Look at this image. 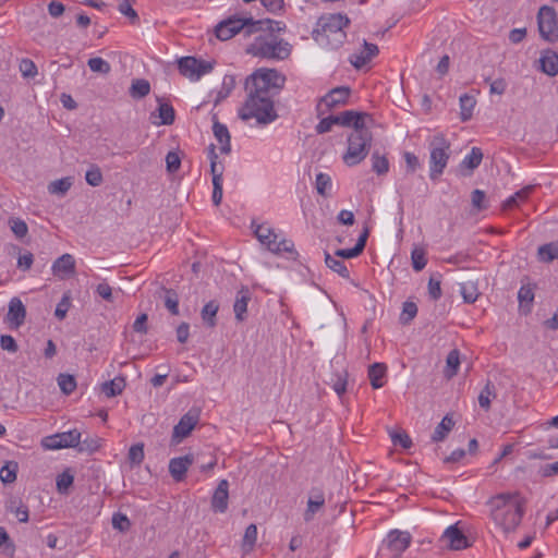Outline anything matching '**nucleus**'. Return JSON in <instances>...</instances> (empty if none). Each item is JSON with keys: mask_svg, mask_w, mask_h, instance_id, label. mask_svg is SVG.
<instances>
[{"mask_svg": "<svg viewBox=\"0 0 558 558\" xmlns=\"http://www.w3.org/2000/svg\"><path fill=\"white\" fill-rule=\"evenodd\" d=\"M286 84V76L276 69L260 68L245 80L246 100L239 110V117L247 121L256 119L268 124L278 118L274 97L279 95Z\"/></svg>", "mask_w": 558, "mask_h": 558, "instance_id": "nucleus-1", "label": "nucleus"}, {"mask_svg": "<svg viewBox=\"0 0 558 558\" xmlns=\"http://www.w3.org/2000/svg\"><path fill=\"white\" fill-rule=\"evenodd\" d=\"M490 517L505 532H512L520 524L524 514V499L519 493H501L488 502Z\"/></svg>", "mask_w": 558, "mask_h": 558, "instance_id": "nucleus-2", "label": "nucleus"}, {"mask_svg": "<svg viewBox=\"0 0 558 558\" xmlns=\"http://www.w3.org/2000/svg\"><path fill=\"white\" fill-rule=\"evenodd\" d=\"M291 49L292 46L288 41L278 38L276 35L260 34L255 37L246 51L254 57L284 60L290 56Z\"/></svg>", "mask_w": 558, "mask_h": 558, "instance_id": "nucleus-3", "label": "nucleus"}, {"mask_svg": "<svg viewBox=\"0 0 558 558\" xmlns=\"http://www.w3.org/2000/svg\"><path fill=\"white\" fill-rule=\"evenodd\" d=\"M371 129L352 130L348 135V149L343 155L345 165L355 166L367 156L373 140Z\"/></svg>", "mask_w": 558, "mask_h": 558, "instance_id": "nucleus-4", "label": "nucleus"}, {"mask_svg": "<svg viewBox=\"0 0 558 558\" xmlns=\"http://www.w3.org/2000/svg\"><path fill=\"white\" fill-rule=\"evenodd\" d=\"M429 148V177L438 179L447 167L450 157V143L442 134H437L428 143Z\"/></svg>", "mask_w": 558, "mask_h": 558, "instance_id": "nucleus-5", "label": "nucleus"}, {"mask_svg": "<svg viewBox=\"0 0 558 558\" xmlns=\"http://www.w3.org/2000/svg\"><path fill=\"white\" fill-rule=\"evenodd\" d=\"M349 23V17L341 13L324 15L318 20V28L313 32V36L316 41H323L324 38L328 39L330 35H333L335 40L341 44L345 38L343 28Z\"/></svg>", "mask_w": 558, "mask_h": 558, "instance_id": "nucleus-6", "label": "nucleus"}, {"mask_svg": "<svg viewBox=\"0 0 558 558\" xmlns=\"http://www.w3.org/2000/svg\"><path fill=\"white\" fill-rule=\"evenodd\" d=\"M537 24L542 38L550 43L558 40V17L554 8L541 7L537 13Z\"/></svg>", "mask_w": 558, "mask_h": 558, "instance_id": "nucleus-7", "label": "nucleus"}, {"mask_svg": "<svg viewBox=\"0 0 558 558\" xmlns=\"http://www.w3.org/2000/svg\"><path fill=\"white\" fill-rule=\"evenodd\" d=\"M250 17H239V16H230L220 23L215 28V34L220 40H228L239 34L240 32L244 33V36H250L247 31L251 29Z\"/></svg>", "mask_w": 558, "mask_h": 558, "instance_id": "nucleus-8", "label": "nucleus"}, {"mask_svg": "<svg viewBox=\"0 0 558 558\" xmlns=\"http://www.w3.org/2000/svg\"><path fill=\"white\" fill-rule=\"evenodd\" d=\"M178 68L182 75L191 81H197L203 75L209 73L214 65L209 61L201 60L195 57H183L178 61Z\"/></svg>", "mask_w": 558, "mask_h": 558, "instance_id": "nucleus-9", "label": "nucleus"}, {"mask_svg": "<svg viewBox=\"0 0 558 558\" xmlns=\"http://www.w3.org/2000/svg\"><path fill=\"white\" fill-rule=\"evenodd\" d=\"M337 125L352 128L353 130H361L364 128H372L374 119L372 114L366 112H359L354 110H345L335 116Z\"/></svg>", "mask_w": 558, "mask_h": 558, "instance_id": "nucleus-10", "label": "nucleus"}, {"mask_svg": "<svg viewBox=\"0 0 558 558\" xmlns=\"http://www.w3.org/2000/svg\"><path fill=\"white\" fill-rule=\"evenodd\" d=\"M412 542V535L408 531L391 530L387 534V548L392 553L391 558H399Z\"/></svg>", "mask_w": 558, "mask_h": 558, "instance_id": "nucleus-11", "label": "nucleus"}, {"mask_svg": "<svg viewBox=\"0 0 558 558\" xmlns=\"http://www.w3.org/2000/svg\"><path fill=\"white\" fill-rule=\"evenodd\" d=\"M199 421V413L196 410H190L185 413L179 421V423L173 427L172 432V441L180 442L183 438L187 437L191 432L194 429L196 424Z\"/></svg>", "mask_w": 558, "mask_h": 558, "instance_id": "nucleus-12", "label": "nucleus"}, {"mask_svg": "<svg viewBox=\"0 0 558 558\" xmlns=\"http://www.w3.org/2000/svg\"><path fill=\"white\" fill-rule=\"evenodd\" d=\"M81 433L77 429L60 433L46 438L44 445L48 449L77 448Z\"/></svg>", "mask_w": 558, "mask_h": 558, "instance_id": "nucleus-13", "label": "nucleus"}, {"mask_svg": "<svg viewBox=\"0 0 558 558\" xmlns=\"http://www.w3.org/2000/svg\"><path fill=\"white\" fill-rule=\"evenodd\" d=\"M440 542L452 550H461L471 546L468 537L458 529L457 524L450 525L445 530Z\"/></svg>", "mask_w": 558, "mask_h": 558, "instance_id": "nucleus-14", "label": "nucleus"}, {"mask_svg": "<svg viewBox=\"0 0 558 558\" xmlns=\"http://www.w3.org/2000/svg\"><path fill=\"white\" fill-rule=\"evenodd\" d=\"M26 317V308L19 298H12L9 303V311L5 317L7 323L11 328L17 329L21 327Z\"/></svg>", "mask_w": 558, "mask_h": 558, "instance_id": "nucleus-15", "label": "nucleus"}, {"mask_svg": "<svg viewBox=\"0 0 558 558\" xmlns=\"http://www.w3.org/2000/svg\"><path fill=\"white\" fill-rule=\"evenodd\" d=\"M193 454H185L183 457L172 458L169 461V473L175 482H181L185 478L189 468L193 464Z\"/></svg>", "mask_w": 558, "mask_h": 558, "instance_id": "nucleus-16", "label": "nucleus"}, {"mask_svg": "<svg viewBox=\"0 0 558 558\" xmlns=\"http://www.w3.org/2000/svg\"><path fill=\"white\" fill-rule=\"evenodd\" d=\"M229 482L221 480L216 487L211 498V509L218 513H225L228 509Z\"/></svg>", "mask_w": 558, "mask_h": 558, "instance_id": "nucleus-17", "label": "nucleus"}, {"mask_svg": "<svg viewBox=\"0 0 558 558\" xmlns=\"http://www.w3.org/2000/svg\"><path fill=\"white\" fill-rule=\"evenodd\" d=\"M251 29L247 31L248 35H253L258 32H267L266 34L279 33L286 29V24L279 21L270 19L254 20L251 16V23L248 24Z\"/></svg>", "mask_w": 558, "mask_h": 558, "instance_id": "nucleus-18", "label": "nucleus"}, {"mask_svg": "<svg viewBox=\"0 0 558 558\" xmlns=\"http://www.w3.org/2000/svg\"><path fill=\"white\" fill-rule=\"evenodd\" d=\"M52 272L60 278L69 277L75 272V259L71 254H63L52 264Z\"/></svg>", "mask_w": 558, "mask_h": 558, "instance_id": "nucleus-19", "label": "nucleus"}, {"mask_svg": "<svg viewBox=\"0 0 558 558\" xmlns=\"http://www.w3.org/2000/svg\"><path fill=\"white\" fill-rule=\"evenodd\" d=\"M350 93L351 90L349 87H336L322 98V102L329 109L335 108L339 105L345 104Z\"/></svg>", "mask_w": 558, "mask_h": 558, "instance_id": "nucleus-20", "label": "nucleus"}, {"mask_svg": "<svg viewBox=\"0 0 558 558\" xmlns=\"http://www.w3.org/2000/svg\"><path fill=\"white\" fill-rule=\"evenodd\" d=\"M251 300V291L246 287H242L238 293L233 304L234 315L238 322H243L245 319V314L247 311V304Z\"/></svg>", "mask_w": 558, "mask_h": 558, "instance_id": "nucleus-21", "label": "nucleus"}, {"mask_svg": "<svg viewBox=\"0 0 558 558\" xmlns=\"http://www.w3.org/2000/svg\"><path fill=\"white\" fill-rule=\"evenodd\" d=\"M213 133L216 137V140L221 144L220 151L222 154H230L231 151V136L229 133L228 128L220 123L216 118L214 120L213 124Z\"/></svg>", "mask_w": 558, "mask_h": 558, "instance_id": "nucleus-22", "label": "nucleus"}, {"mask_svg": "<svg viewBox=\"0 0 558 558\" xmlns=\"http://www.w3.org/2000/svg\"><path fill=\"white\" fill-rule=\"evenodd\" d=\"M378 52L379 50L376 45L364 43V49L360 53L352 54L350 62L355 69H361Z\"/></svg>", "mask_w": 558, "mask_h": 558, "instance_id": "nucleus-23", "label": "nucleus"}, {"mask_svg": "<svg viewBox=\"0 0 558 558\" xmlns=\"http://www.w3.org/2000/svg\"><path fill=\"white\" fill-rule=\"evenodd\" d=\"M367 236H368V230L364 229V231L360 234L354 247L337 250L335 253V257L354 258V257L359 256L363 252V250L366 245Z\"/></svg>", "mask_w": 558, "mask_h": 558, "instance_id": "nucleus-24", "label": "nucleus"}, {"mask_svg": "<svg viewBox=\"0 0 558 558\" xmlns=\"http://www.w3.org/2000/svg\"><path fill=\"white\" fill-rule=\"evenodd\" d=\"M541 70L549 75L555 76L558 74V53L553 50H547L539 58Z\"/></svg>", "mask_w": 558, "mask_h": 558, "instance_id": "nucleus-25", "label": "nucleus"}, {"mask_svg": "<svg viewBox=\"0 0 558 558\" xmlns=\"http://www.w3.org/2000/svg\"><path fill=\"white\" fill-rule=\"evenodd\" d=\"M537 259L545 264H549L555 259H558V241H553L538 246Z\"/></svg>", "mask_w": 558, "mask_h": 558, "instance_id": "nucleus-26", "label": "nucleus"}, {"mask_svg": "<svg viewBox=\"0 0 558 558\" xmlns=\"http://www.w3.org/2000/svg\"><path fill=\"white\" fill-rule=\"evenodd\" d=\"M218 310H219V304L215 300L207 302L203 306L201 316H202L204 324L207 327L214 328L217 325L216 316H217Z\"/></svg>", "mask_w": 558, "mask_h": 558, "instance_id": "nucleus-27", "label": "nucleus"}, {"mask_svg": "<svg viewBox=\"0 0 558 558\" xmlns=\"http://www.w3.org/2000/svg\"><path fill=\"white\" fill-rule=\"evenodd\" d=\"M125 388V380L123 377H116L112 380L105 381L101 385V392L108 397L112 398L118 395H121L123 389Z\"/></svg>", "mask_w": 558, "mask_h": 558, "instance_id": "nucleus-28", "label": "nucleus"}, {"mask_svg": "<svg viewBox=\"0 0 558 558\" xmlns=\"http://www.w3.org/2000/svg\"><path fill=\"white\" fill-rule=\"evenodd\" d=\"M315 189L317 193L323 197L331 196L332 180L327 173L319 172L316 174Z\"/></svg>", "mask_w": 558, "mask_h": 558, "instance_id": "nucleus-29", "label": "nucleus"}, {"mask_svg": "<svg viewBox=\"0 0 558 558\" xmlns=\"http://www.w3.org/2000/svg\"><path fill=\"white\" fill-rule=\"evenodd\" d=\"M453 425V420L449 415H446L441 420V422L436 426L432 435V440L435 442L442 441L447 437L449 432L452 429Z\"/></svg>", "mask_w": 558, "mask_h": 558, "instance_id": "nucleus-30", "label": "nucleus"}, {"mask_svg": "<svg viewBox=\"0 0 558 558\" xmlns=\"http://www.w3.org/2000/svg\"><path fill=\"white\" fill-rule=\"evenodd\" d=\"M482 159H483L482 149L478 147H473L471 149L470 154H468L463 158V160L460 163V167L462 169H469L470 171H473L481 165Z\"/></svg>", "mask_w": 558, "mask_h": 558, "instance_id": "nucleus-31", "label": "nucleus"}, {"mask_svg": "<svg viewBox=\"0 0 558 558\" xmlns=\"http://www.w3.org/2000/svg\"><path fill=\"white\" fill-rule=\"evenodd\" d=\"M460 102V117L462 121H468L471 119L473 114L474 107L476 105V100L473 96L469 94H463L459 98Z\"/></svg>", "mask_w": 558, "mask_h": 558, "instance_id": "nucleus-32", "label": "nucleus"}, {"mask_svg": "<svg viewBox=\"0 0 558 558\" xmlns=\"http://www.w3.org/2000/svg\"><path fill=\"white\" fill-rule=\"evenodd\" d=\"M73 184V179L71 177H65L59 180H54L49 183L48 192L52 195L63 196L71 189Z\"/></svg>", "mask_w": 558, "mask_h": 558, "instance_id": "nucleus-33", "label": "nucleus"}, {"mask_svg": "<svg viewBox=\"0 0 558 558\" xmlns=\"http://www.w3.org/2000/svg\"><path fill=\"white\" fill-rule=\"evenodd\" d=\"M496 396L497 393L495 385L492 381H487V384L478 395L480 407L485 411H488L490 409L492 399L496 398Z\"/></svg>", "mask_w": 558, "mask_h": 558, "instance_id": "nucleus-34", "label": "nucleus"}, {"mask_svg": "<svg viewBox=\"0 0 558 558\" xmlns=\"http://www.w3.org/2000/svg\"><path fill=\"white\" fill-rule=\"evenodd\" d=\"M460 293L464 302L469 304L474 303L480 295L477 284L474 281H466L460 283Z\"/></svg>", "mask_w": 558, "mask_h": 558, "instance_id": "nucleus-35", "label": "nucleus"}, {"mask_svg": "<svg viewBox=\"0 0 558 558\" xmlns=\"http://www.w3.org/2000/svg\"><path fill=\"white\" fill-rule=\"evenodd\" d=\"M325 263L331 270L337 272L339 276H341L342 278L349 279L350 272H349V269L347 268L344 262H342L341 259H338L335 256H331L328 253H325Z\"/></svg>", "mask_w": 558, "mask_h": 558, "instance_id": "nucleus-36", "label": "nucleus"}, {"mask_svg": "<svg viewBox=\"0 0 558 558\" xmlns=\"http://www.w3.org/2000/svg\"><path fill=\"white\" fill-rule=\"evenodd\" d=\"M368 378L374 389L381 388L384 386V364L374 363L368 368Z\"/></svg>", "mask_w": 558, "mask_h": 558, "instance_id": "nucleus-37", "label": "nucleus"}, {"mask_svg": "<svg viewBox=\"0 0 558 558\" xmlns=\"http://www.w3.org/2000/svg\"><path fill=\"white\" fill-rule=\"evenodd\" d=\"M150 92V84L147 80L144 78H137L134 80L130 87V95L133 98H143L147 96Z\"/></svg>", "mask_w": 558, "mask_h": 558, "instance_id": "nucleus-38", "label": "nucleus"}, {"mask_svg": "<svg viewBox=\"0 0 558 558\" xmlns=\"http://www.w3.org/2000/svg\"><path fill=\"white\" fill-rule=\"evenodd\" d=\"M165 296H163V303L166 308L172 314V315H179V295L173 289H163Z\"/></svg>", "mask_w": 558, "mask_h": 558, "instance_id": "nucleus-39", "label": "nucleus"}, {"mask_svg": "<svg viewBox=\"0 0 558 558\" xmlns=\"http://www.w3.org/2000/svg\"><path fill=\"white\" fill-rule=\"evenodd\" d=\"M235 87V77L233 75H225L222 80V85L219 92L217 93V97L215 99V105H218L220 101L226 99L232 89Z\"/></svg>", "mask_w": 558, "mask_h": 558, "instance_id": "nucleus-40", "label": "nucleus"}, {"mask_svg": "<svg viewBox=\"0 0 558 558\" xmlns=\"http://www.w3.org/2000/svg\"><path fill=\"white\" fill-rule=\"evenodd\" d=\"M160 122L158 125H171L174 122V109L171 105L163 102L158 107Z\"/></svg>", "mask_w": 558, "mask_h": 558, "instance_id": "nucleus-41", "label": "nucleus"}, {"mask_svg": "<svg viewBox=\"0 0 558 558\" xmlns=\"http://www.w3.org/2000/svg\"><path fill=\"white\" fill-rule=\"evenodd\" d=\"M58 385L61 391L69 396L76 389V380L73 375L70 374H60L58 376Z\"/></svg>", "mask_w": 558, "mask_h": 558, "instance_id": "nucleus-42", "label": "nucleus"}, {"mask_svg": "<svg viewBox=\"0 0 558 558\" xmlns=\"http://www.w3.org/2000/svg\"><path fill=\"white\" fill-rule=\"evenodd\" d=\"M412 266L415 271H421L427 263L424 248L415 246L411 252Z\"/></svg>", "mask_w": 558, "mask_h": 558, "instance_id": "nucleus-43", "label": "nucleus"}, {"mask_svg": "<svg viewBox=\"0 0 558 558\" xmlns=\"http://www.w3.org/2000/svg\"><path fill=\"white\" fill-rule=\"evenodd\" d=\"M101 446V439L98 437H86L85 439L81 440L77 445V450L80 452H87V453H94L96 452Z\"/></svg>", "mask_w": 558, "mask_h": 558, "instance_id": "nucleus-44", "label": "nucleus"}, {"mask_svg": "<svg viewBox=\"0 0 558 558\" xmlns=\"http://www.w3.org/2000/svg\"><path fill=\"white\" fill-rule=\"evenodd\" d=\"M74 476L70 470L63 471L57 476V489L60 494H66L69 488L73 485Z\"/></svg>", "mask_w": 558, "mask_h": 558, "instance_id": "nucleus-45", "label": "nucleus"}, {"mask_svg": "<svg viewBox=\"0 0 558 558\" xmlns=\"http://www.w3.org/2000/svg\"><path fill=\"white\" fill-rule=\"evenodd\" d=\"M17 463L8 462L0 469V480L4 484L13 483L16 480Z\"/></svg>", "mask_w": 558, "mask_h": 558, "instance_id": "nucleus-46", "label": "nucleus"}, {"mask_svg": "<svg viewBox=\"0 0 558 558\" xmlns=\"http://www.w3.org/2000/svg\"><path fill=\"white\" fill-rule=\"evenodd\" d=\"M446 364V375L447 377L451 378L457 374L458 367L460 365V355L458 350H452L448 353Z\"/></svg>", "mask_w": 558, "mask_h": 558, "instance_id": "nucleus-47", "label": "nucleus"}, {"mask_svg": "<svg viewBox=\"0 0 558 558\" xmlns=\"http://www.w3.org/2000/svg\"><path fill=\"white\" fill-rule=\"evenodd\" d=\"M19 70L25 78H34L38 73L35 62L28 58H24L20 61Z\"/></svg>", "mask_w": 558, "mask_h": 558, "instance_id": "nucleus-48", "label": "nucleus"}, {"mask_svg": "<svg viewBox=\"0 0 558 558\" xmlns=\"http://www.w3.org/2000/svg\"><path fill=\"white\" fill-rule=\"evenodd\" d=\"M90 71L101 74H108L111 71V66L108 61L100 57L90 58L87 61Z\"/></svg>", "mask_w": 558, "mask_h": 558, "instance_id": "nucleus-49", "label": "nucleus"}, {"mask_svg": "<svg viewBox=\"0 0 558 558\" xmlns=\"http://www.w3.org/2000/svg\"><path fill=\"white\" fill-rule=\"evenodd\" d=\"M390 438L395 447L410 449L412 446V440L405 432H391Z\"/></svg>", "mask_w": 558, "mask_h": 558, "instance_id": "nucleus-50", "label": "nucleus"}, {"mask_svg": "<svg viewBox=\"0 0 558 558\" xmlns=\"http://www.w3.org/2000/svg\"><path fill=\"white\" fill-rule=\"evenodd\" d=\"M144 457H145V454H144V445L143 444H135V445L131 446L129 453H128V459L132 464H135V465L141 464L144 460Z\"/></svg>", "mask_w": 558, "mask_h": 558, "instance_id": "nucleus-51", "label": "nucleus"}, {"mask_svg": "<svg viewBox=\"0 0 558 558\" xmlns=\"http://www.w3.org/2000/svg\"><path fill=\"white\" fill-rule=\"evenodd\" d=\"M10 228L16 238L22 239L28 232L26 222L20 218H11L9 220Z\"/></svg>", "mask_w": 558, "mask_h": 558, "instance_id": "nucleus-52", "label": "nucleus"}, {"mask_svg": "<svg viewBox=\"0 0 558 558\" xmlns=\"http://www.w3.org/2000/svg\"><path fill=\"white\" fill-rule=\"evenodd\" d=\"M86 182L92 186H99L102 183V173L97 166H92L85 174Z\"/></svg>", "mask_w": 558, "mask_h": 558, "instance_id": "nucleus-53", "label": "nucleus"}, {"mask_svg": "<svg viewBox=\"0 0 558 558\" xmlns=\"http://www.w3.org/2000/svg\"><path fill=\"white\" fill-rule=\"evenodd\" d=\"M112 526L113 529L120 531V532H126L130 530L131 527V521L130 519L121 513V512H117L112 515Z\"/></svg>", "mask_w": 558, "mask_h": 558, "instance_id": "nucleus-54", "label": "nucleus"}, {"mask_svg": "<svg viewBox=\"0 0 558 558\" xmlns=\"http://www.w3.org/2000/svg\"><path fill=\"white\" fill-rule=\"evenodd\" d=\"M257 539V527L255 524H250L243 536V548L250 550L253 548Z\"/></svg>", "mask_w": 558, "mask_h": 558, "instance_id": "nucleus-55", "label": "nucleus"}, {"mask_svg": "<svg viewBox=\"0 0 558 558\" xmlns=\"http://www.w3.org/2000/svg\"><path fill=\"white\" fill-rule=\"evenodd\" d=\"M417 314V306L414 302H404L400 320L403 324L410 323Z\"/></svg>", "mask_w": 558, "mask_h": 558, "instance_id": "nucleus-56", "label": "nucleus"}, {"mask_svg": "<svg viewBox=\"0 0 558 558\" xmlns=\"http://www.w3.org/2000/svg\"><path fill=\"white\" fill-rule=\"evenodd\" d=\"M348 385V373L343 372L342 374H337L336 378L332 379V389L339 397H342L347 391Z\"/></svg>", "mask_w": 558, "mask_h": 558, "instance_id": "nucleus-57", "label": "nucleus"}, {"mask_svg": "<svg viewBox=\"0 0 558 558\" xmlns=\"http://www.w3.org/2000/svg\"><path fill=\"white\" fill-rule=\"evenodd\" d=\"M70 306H71V299L68 294H64L56 307L54 316L59 320L64 319Z\"/></svg>", "mask_w": 558, "mask_h": 558, "instance_id": "nucleus-58", "label": "nucleus"}, {"mask_svg": "<svg viewBox=\"0 0 558 558\" xmlns=\"http://www.w3.org/2000/svg\"><path fill=\"white\" fill-rule=\"evenodd\" d=\"M119 11L121 14L128 16L133 24L137 23L140 17L136 11L132 8L130 0H124L119 4Z\"/></svg>", "mask_w": 558, "mask_h": 558, "instance_id": "nucleus-59", "label": "nucleus"}, {"mask_svg": "<svg viewBox=\"0 0 558 558\" xmlns=\"http://www.w3.org/2000/svg\"><path fill=\"white\" fill-rule=\"evenodd\" d=\"M324 507L325 504H320L319 501H307V506L303 514L304 521L311 522L315 514L319 512Z\"/></svg>", "mask_w": 558, "mask_h": 558, "instance_id": "nucleus-60", "label": "nucleus"}, {"mask_svg": "<svg viewBox=\"0 0 558 558\" xmlns=\"http://www.w3.org/2000/svg\"><path fill=\"white\" fill-rule=\"evenodd\" d=\"M167 171L174 173L180 169L181 159L175 151H169L166 156Z\"/></svg>", "mask_w": 558, "mask_h": 558, "instance_id": "nucleus-61", "label": "nucleus"}, {"mask_svg": "<svg viewBox=\"0 0 558 558\" xmlns=\"http://www.w3.org/2000/svg\"><path fill=\"white\" fill-rule=\"evenodd\" d=\"M485 192L482 190H474L471 195L472 205L477 210H483L487 208V205L485 204Z\"/></svg>", "mask_w": 558, "mask_h": 558, "instance_id": "nucleus-62", "label": "nucleus"}, {"mask_svg": "<svg viewBox=\"0 0 558 558\" xmlns=\"http://www.w3.org/2000/svg\"><path fill=\"white\" fill-rule=\"evenodd\" d=\"M428 294L429 298L434 301L440 299L441 296V288L440 280L435 276H432L428 281Z\"/></svg>", "mask_w": 558, "mask_h": 558, "instance_id": "nucleus-63", "label": "nucleus"}, {"mask_svg": "<svg viewBox=\"0 0 558 558\" xmlns=\"http://www.w3.org/2000/svg\"><path fill=\"white\" fill-rule=\"evenodd\" d=\"M337 124V119L335 116H329L327 118L322 119L316 125L315 130L317 134H324L331 131L332 125Z\"/></svg>", "mask_w": 558, "mask_h": 558, "instance_id": "nucleus-64", "label": "nucleus"}]
</instances>
